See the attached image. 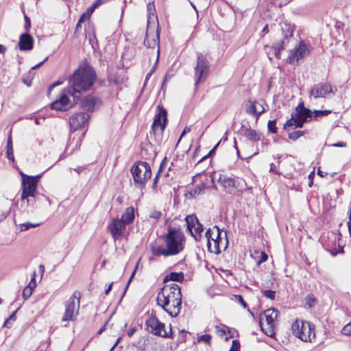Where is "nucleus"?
I'll return each instance as SVG.
<instances>
[{
    "mask_svg": "<svg viewBox=\"0 0 351 351\" xmlns=\"http://www.w3.org/2000/svg\"><path fill=\"white\" fill-rule=\"evenodd\" d=\"M96 80V73L88 64L78 66L69 78V87L63 90L59 99L51 104L53 110L66 111L80 99L81 93L89 90Z\"/></svg>",
    "mask_w": 351,
    "mask_h": 351,
    "instance_id": "1",
    "label": "nucleus"
},
{
    "mask_svg": "<svg viewBox=\"0 0 351 351\" xmlns=\"http://www.w3.org/2000/svg\"><path fill=\"white\" fill-rule=\"evenodd\" d=\"M158 304L171 317H177L182 305V293L175 282L165 285L157 295Z\"/></svg>",
    "mask_w": 351,
    "mask_h": 351,
    "instance_id": "2",
    "label": "nucleus"
},
{
    "mask_svg": "<svg viewBox=\"0 0 351 351\" xmlns=\"http://www.w3.org/2000/svg\"><path fill=\"white\" fill-rule=\"evenodd\" d=\"M225 237L222 238L221 231L217 226L208 228L205 237L207 239V247L210 252L219 254L221 252V247L225 249L228 245L227 233L225 231Z\"/></svg>",
    "mask_w": 351,
    "mask_h": 351,
    "instance_id": "3",
    "label": "nucleus"
},
{
    "mask_svg": "<svg viewBox=\"0 0 351 351\" xmlns=\"http://www.w3.org/2000/svg\"><path fill=\"white\" fill-rule=\"evenodd\" d=\"M166 247L171 255H176L182 252L184 247L185 237L178 229L170 228L165 237Z\"/></svg>",
    "mask_w": 351,
    "mask_h": 351,
    "instance_id": "4",
    "label": "nucleus"
},
{
    "mask_svg": "<svg viewBox=\"0 0 351 351\" xmlns=\"http://www.w3.org/2000/svg\"><path fill=\"white\" fill-rule=\"evenodd\" d=\"M134 179V185L139 189H143L147 180L152 176V170L147 162L139 161L136 162L130 169Z\"/></svg>",
    "mask_w": 351,
    "mask_h": 351,
    "instance_id": "5",
    "label": "nucleus"
},
{
    "mask_svg": "<svg viewBox=\"0 0 351 351\" xmlns=\"http://www.w3.org/2000/svg\"><path fill=\"white\" fill-rule=\"evenodd\" d=\"M313 118V112L304 106V103H300L295 108V112L291 117L284 124V129L289 131V128H302L305 122L309 121Z\"/></svg>",
    "mask_w": 351,
    "mask_h": 351,
    "instance_id": "6",
    "label": "nucleus"
},
{
    "mask_svg": "<svg viewBox=\"0 0 351 351\" xmlns=\"http://www.w3.org/2000/svg\"><path fill=\"white\" fill-rule=\"evenodd\" d=\"M157 113L154 117L150 131V137L152 136L155 142L159 143L162 138V134L167 121V112L161 106H158Z\"/></svg>",
    "mask_w": 351,
    "mask_h": 351,
    "instance_id": "7",
    "label": "nucleus"
},
{
    "mask_svg": "<svg viewBox=\"0 0 351 351\" xmlns=\"http://www.w3.org/2000/svg\"><path fill=\"white\" fill-rule=\"evenodd\" d=\"M293 335L304 342H312L315 339L314 325L308 322L296 319L291 326Z\"/></svg>",
    "mask_w": 351,
    "mask_h": 351,
    "instance_id": "8",
    "label": "nucleus"
},
{
    "mask_svg": "<svg viewBox=\"0 0 351 351\" xmlns=\"http://www.w3.org/2000/svg\"><path fill=\"white\" fill-rule=\"evenodd\" d=\"M210 66V63L206 57L202 53H197V62L194 68V80L196 88L198 84L204 82L207 79Z\"/></svg>",
    "mask_w": 351,
    "mask_h": 351,
    "instance_id": "9",
    "label": "nucleus"
},
{
    "mask_svg": "<svg viewBox=\"0 0 351 351\" xmlns=\"http://www.w3.org/2000/svg\"><path fill=\"white\" fill-rule=\"evenodd\" d=\"M81 293L75 291L65 303V311L62 318L63 322L73 321L79 313Z\"/></svg>",
    "mask_w": 351,
    "mask_h": 351,
    "instance_id": "10",
    "label": "nucleus"
},
{
    "mask_svg": "<svg viewBox=\"0 0 351 351\" xmlns=\"http://www.w3.org/2000/svg\"><path fill=\"white\" fill-rule=\"evenodd\" d=\"M146 328L148 332L165 338L172 337V331L171 325L169 332L165 330V324L160 322L154 315H152L145 322Z\"/></svg>",
    "mask_w": 351,
    "mask_h": 351,
    "instance_id": "11",
    "label": "nucleus"
},
{
    "mask_svg": "<svg viewBox=\"0 0 351 351\" xmlns=\"http://www.w3.org/2000/svg\"><path fill=\"white\" fill-rule=\"evenodd\" d=\"M22 176V193L21 200H24L27 196H32V194H38L37 184L40 175L29 176L21 173Z\"/></svg>",
    "mask_w": 351,
    "mask_h": 351,
    "instance_id": "12",
    "label": "nucleus"
},
{
    "mask_svg": "<svg viewBox=\"0 0 351 351\" xmlns=\"http://www.w3.org/2000/svg\"><path fill=\"white\" fill-rule=\"evenodd\" d=\"M188 231L196 241H199L202 237V233L204 230L201 224L195 215H187L185 217Z\"/></svg>",
    "mask_w": 351,
    "mask_h": 351,
    "instance_id": "13",
    "label": "nucleus"
},
{
    "mask_svg": "<svg viewBox=\"0 0 351 351\" xmlns=\"http://www.w3.org/2000/svg\"><path fill=\"white\" fill-rule=\"evenodd\" d=\"M90 115L86 112H79L69 117V125L71 132L87 127Z\"/></svg>",
    "mask_w": 351,
    "mask_h": 351,
    "instance_id": "14",
    "label": "nucleus"
},
{
    "mask_svg": "<svg viewBox=\"0 0 351 351\" xmlns=\"http://www.w3.org/2000/svg\"><path fill=\"white\" fill-rule=\"evenodd\" d=\"M160 37H159V26L157 24L156 30L151 32V27L149 25H147V32L145 38L144 40V45L147 48L154 49L156 47H158L157 53L158 57L160 53Z\"/></svg>",
    "mask_w": 351,
    "mask_h": 351,
    "instance_id": "15",
    "label": "nucleus"
},
{
    "mask_svg": "<svg viewBox=\"0 0 351 351\" xmlns=\"http://www.w3.org/2000/svg\"><path fill=\"white\" fill-rule=\"evenodd\" d=\"M310 52L309 47L304 41H301L297 48L291 50L288 56V62L294 64L308 56Z\"/></svg>",
    "mask_w": 351,
    "mask_h": 351,
    "instance_id": "16",
    "label": "nucleus"
},
{
    "mask_svg": "<svg viewBox=\"0 0 351 351\" xmlns=\"http://www.w3.org/2000/svg\"><path fill=\"white\" fill-rule=\"evenodd\" d=\"M332 88L329 83H319L315 84L310 90V96L315 99L319 97H326L329 93H332Z\"/></svg>",
    "mask_w": 351,
    "mask_h": 351,
    "instance_id": "17",
    "label": "nucleus"
},
{
    "mask_svg": "<svg viewBox=\"0 0 351 351\" xmlns=\"http://www.w3.org/2000/svg\"><path fill=\"white\" fill-rule=\"evenodd\" d=\"M125 226L121 219H114L109 223L108 230L114 239H118L123 236Z\"/></svg>",
    "mask_w": 351,
    "mask_h": 351,
    "instance_id": "18",
    "label": "nucleus"
},
{
    "mask_svg": "<svg viewBox=\"0 0 351 351\" xmlns=\"http://www.w3.org/2000/svg\"><path fill=\"white\" fill-rule=\"evenodd\" d=\"M278 314V311L275 308H269L265 311L263 315H261L260 317V325H262V321L263 319V317L265 318L266 322L269 326V332H265L266 335L269 337H272L274 335V332L273 330V325L275 319L277 318Z\"/></svg>",
    "mask_w": 351,
    "mask_h": 351,
    "instance_id": "19",
    "label": "nucleus"
},
{
    "mask_svg": "<svg viewBox=\"0 0 351 351\" xmlns=\"http://www.w3.org/2000/svg\"><path fill=\"white\" fill-rule=\"evenodd\" d=\"M101 104V101L97 97L88 95L82 100L81 106L84 110L93 112Z\"/></svg>",
    "mask_w": 351,
    "mask_h": 351,
    "instance_id": "20",
    "label": "nucleus"
},
{
    "mask_svg": "<svg viewBox=\"0 0 351 351\" xmlns=\"http://www.w3.org/2000/svg\"><path fill=\"white\" fill-rule=\"evenodd\" d=\"M18 45L21 51L32 50L34 47V38L28 33H23L19 37Z\"/></svg>",
    "mask_w": 351,
    "mask_h": 351,
    "instance_id": "21",
    "label": "nucleus"
},
{
    "mask_svg": "<svg viewBox=\"0 0 351 351\" xmlns=\"http://www.w3.org/2000/svg\"><path fill=\"white\" fill-rule=\"evenodd\" d=\"M217 181L223 189L228 193H232L235 187V180L226 175H219Z\"/></svg>",
    "mask_w": 351,
    "mask_h": 351,
    "instance_id": "22",
    "label": "nucleus"
},
{
    "mask_svg": "<svg viewBox=\"0 0 351 351\" xmlns=\"http://www.w3.org/2000/svg\"><path fill=\"white\" fill-rule=\"evenodd\" d=\"M256 104L257 102L256 101L249 100L246 112L247 114L254 115L256 119H258V117L265 111V109L264 108L263 104H260L261 110H258Z\"/></svg>",
    "mask_w": 351,
    "mask_h": 351,
    "instance_id": "23",
    "label": "nucleus"
},
{
    "mask_svg": "<svg viewBox=\"0 0 351 351\" xmlns=\"http://www.w3.org/2000/svg\"><path fill=\"white\" fill-rule=\"evenodd\" d=\"M134 209L133 207L127 208L120 219L125 225L132 223L134 219Z\"/></svg>",
    "mask_w": 351,
    "mask_h": 351,
    "instance_id": "24",
    "label": "nucleus"
},
{
    "mask_svg": "<svg viewBox=\"0 0 351 351\" xmlns=\"http://www.w3.org/2000/svg\"><path fill=\"white\" fill-rule=\"evenodd\" d=\"M6 156L8 160L12 162L14 161V151L12 140V130H10L8 134L7 138V146H6Z\"/></svg>",
    "mask_w": 351,
    "mask_h": 351,
    "instance_id": "25",
    "label": "nucleus"
},
{
    "mask_svg": "<svg viewBox=\"0 0 351 351\" xmlns=\"http://www.w3.org/2000/svg\"><path fill=\"white\" fill-rule=\"evenodd\" d=\"M243 131L244 135L250 141H257L261 138V133L252 128H244Z\"/></svg>",
    "mask_w": 351,
    "mask_h": 351,
    "instance_id": "26",
    "label": "nucleus"
},
{
    "mask_svg": "<svg viewBox=\"0 0 351 351\" xmlns=\"http://www.w3.org/2000/svg\"><path fill=\"white\" fill-rule=\"evenodd\" d=\"M184 280V274L182 272H170L167 274L165 279L164 282H167L168 281H173V282H182Z\"/></svg>",
    "mask_w": 351,
    "mask_h": 351,
    "instance_id": "27",
    "label": "nucleus"
},
{
    "mask_svg": "<svg viewBox=\"0 0 351 351\" xmlns=\"http://www.w3.org/2000/svg\"><path fill=\"white\" fill-rule=\"evenodd\" d=\"M147 9L148 12V16H147V25H149L151 20H157V16L155 14L156 9L154 5V2L151 1L149 2L147 5Z\"/></svg>",
    "mask_w": 351,
    "mask_h": 351,
    "instance_id": "28",
    "label": "nucleus"
},
{
    "mask_svg": "<svg viewBox=\"0 0 351 351\" xmlns=\"http://www.w3.org/2000/svg\"><path fill=\"white\" fill-rule=\"evenodd\" d=\"M152 254L155 256H171V252H169L167 248H164L163 247L158 246L152 248Z\"/></svg>",
    "mask_w": 351,
    "mask_h": 351,
    "instance_id": "29",
    "label": "nucleus"
},
{
    "mask_svg": "<svg viewBox=\"0 0 351 351\" xmlns=\"http://www.w3.org/2000/svg\"><path fill=\"white\" fill-rule=\"evenodd\" d=\"M167 158L165 157L162 160V162L160 163V167H159V169H158V173H156V175L155 176V177L154 178L153 184H152V189H156L157 183H158V178L160 177V174L162 172L163 169L165 168V167L167 165Z\"/></svg>",
    "mask_w": 351,
    "mask_h": 351,
    "instance_id": "30",
    "label": "nucleus"
},
{
    "mask_svg": "<svg viewBox=\"0 0 351 351\" xmlns=\"http://www.w3.org/2000/svg\"><path fill=\"white\" fill-rule=\"evenodd\" d=\"M38 194H32V196H27L24 200H21L22 205L34 206Z\"/></svg>",
    "mask_w": 351,
    "mask_h": 351,
    "instance_id": "31",
    "label": "nucleus"
},
{
    "mask_svg": "<svg viewBox=\"0 0 351 351\" xmlns=\"http://www.w3.org/2000/svg\"><path fill=\"white\" fill-rule=\"evenodd\" d=\"M282 31L285 32L284 37L285 39H288L293 36V28L289 24L285 23L282 26Z\"/></svg>",
    "mask_w": 351,
    "mask_h": 351,
    "instance_id": "32",
    "label": "nucleus"
},
{
    "mask_svg": "<svg viewBox=\"0 0 351 351\" xmlns=\"http://www.w3.org/2000/svg\"><path fill=\"white\" fill-rule=\"evenodd\" d=\"M35 287V284L32 285V282L26 286L23 291V298L24 300H27L32 294L33 290Z\"/></svg>",
    "mask_w": 351,
    "mask_h": 351,
    "instance_id": "33",
    "label": "nucleus"
},
{
    "mask_svg": "<svg viewBox=\"0 0 351 351\" xmlns=\"http://www.w3.org/2000/svg\"><path fill=\"white\" fill-rule=\"evenodd\" d=\"M285 40H281L280 43L275 44L273 46L274 55L276 58H280V53L285 49Z\"/></svg>",
    "mask_w": 351,
    "mask_h": 351,
    "instance_id": "34",
    "label": "nucleus"
},
{
    "mask_svg": "<svg viewBox=\"0 0 351 351\" xmlns=\"http://www.w3.org/2000/svg\"><path fill=\"white\" fill-rule=\"evenodd\" d=\"M306 131L304 130H297V131H293L292 132H289V138L292 140V141H295L297 140L298 138H299L300 137H301L302 136H303L304 134H306Z\"/></svg>",
    "mask_w": 351,
    "mask_h": 351,
    "instance_id": "35",
    "label": "nucleus"
},
{
    "mask_svg": "<svg viewBox=\"0 0 351 351\" xmlns=\"http://www.w3.org/2000/svg\"><path fill=\"white\" fill-rule=\"evenodd\" d=\"M39 226V223H32L30 222H26L20 224V230L21 231H25L31 228H36Z\"/></svg>",
    "mask_w": 351,
    "mask_h": 351,
    "instance_id": "36",
    "label": "nucleus"
},
{
    "mask_svg": "<svg viewBox=\"0 0 351 351\" xmlns=\"http://www.w3.org/2000/svg\"><path fill=\"white\" fill-rule=\"evenodd\" d=\"M276 121H269L267 123L268 131L271 133L275 134L277 132V128L276 127Z\"/></svg>",
    "mask_w": 351,
    "mask_h": 351,
    "instance_id": "37",
    "label": "nucleus"
},
{
    "mask_svg": "<svg viewBox=\"0 0 351 351\" xmlns=\"http://www.w3.org/2000/svg\"><path fill=\"white\" fill-rule=\"evenodd\" d=\"M313 112V117L316 118L318 117H324L327 116L328 114L330 113V110H314Z\"/></svg>",
    "mask_w": 351,
    "mask_h": 351,
    "instance_id": "38",
    "label": "nucleus"
},
{
    "mask_svg": "<svg viewBox=\"0 0 351 351\" xmlns=\"http://www.w3.org/2000/svg\"><path fill=\"white\" fill-rule=\"evenodd\" d=\"M204 189V184L201 183V184H198L197 186H196L195 187V189L193 191V195H198L201 194L202 193H203Z\"/></svg>",
    "mask_w": 351,
    "mask_h": 351,
    "instance_id": "39",
    "label": "nucleus"
},
{
    "mask_svg": "<svg viewBox=\"0 0 351 351\" xmlns=\"http://www.w3.org/2000/svg\"><path fill=\"white\" fill-rule=\"evenodd\" d=\"M161 216H162V213L160 211H158L156 210H152L149 215V218H152V219H154L156 220L160 219L161 217Z\"/></svg>",
    "mask_w": 351,
    "mask_h": 351,
    "instance_id": "40",
    "label": "nucleus"
},
{
    "mask_svg": "<svg viewBox=\"0 0 351 351\" xmlns=\"http://www.w3.org/2000/svg\"><path fill=\"white\" fill-rule=\"evenodd\" d=\"M343 335L350 336L351 335V322L344 326L341 330Z\"/></svg>",
    "mask_w": 351,
    "mask_h": 351,
    "instance_id": "41",
    "label": "nucleus"
},
{
    "mask_svg": "<svg viewBox=\"0 0 351 351\" xmlns=\"http://www.w3.org/2000/svg\"><path fill=\"white\" fill-rule=\"evenodd\" d=\"M211 339V336L210 335L206 334L197 337V341H204L206 343H210V341Z\"/></svg>",
    "mask_w": 351,
    "mask_h": 351,
    "instance_id": "42",
    "label": "nucleus"
},
{
    "mask_svg": "<svg viewBox=\"0 0 351 351\" xmlns=\"http://www.w3.org/2000/svg\"><path fill=\"white\" fill-rule=\"evenodd\" d=\"M263 295L270 300H274L276 297V292L272 290H265L263 291Z\"/></svg>",
    "mask_w": 351,
    "mask_h": 351,
    "instance_id": "43",
    "label": "nucleus"
},
{
    "mask_svg": "<svg viewBox=\"0 0 351 351\" xmlns=\"http://www.w3.org/2000/svg\"><path fill=\"white\" fill-rule=\"evenodd\" d=\"M240 343L238 340H233L232 342V346L229 351H239Z\"/></svg>",
    "mask_w": 351,
    "mask_h": 351,
    "instance_id": "44",
    "label": "nucleus"
},
{
    "mask_svg": "<svg viewBox=\"0 0 351 351\" xmlns=\"http://www.w3.org/2000/svg\"><path fill=\"white\" fill-rule=\"evenodd\" d=\"M268 258L267 254L265 252H261V258L257 261V264L261 265V263L265 262Z\"/></svg>",
    "mask_w": 351,
    "mask_h": 351,
    "instance_id": "45",
    "label": "nucleus"
},
{
    "mask_svg": "<svg viewBox=\"0 0 351 351\" xmlns=\"http://www.w3.org/2000/svg\"><path fill=\"white\" fill-rule=\"evenodd\" d=\"M235 298L245 308H247V304L244 301L243 297L241 295H236Z\"/></svg>",
    "mask_w": 351,
    "mask_h": 351,
    "instance_id": "46",
    "label": "nucleus"
},
{
    "mask_svg": "<svg viewBox=\"0 0 351 351\" xmlns=\"http://www.w3.org/2000/svg\"><path fill=\"white\" fill-rule=\"evenodd\" d=\"M24 19H25V25H24V28L25 29L26 31H28L29 29L31 27V21H30V19L25 14L24 16Z\"/></svg>",
    "mask_w": 351,
    "mask_h": 351,
    "instance_id": "47",
    "label": "nucleus"
},
{
    "mask_svg": "<svg viewBox=\"0 0 351 351\" xmlns=\"http://www.w3.org/2000/svg\"><path fill=\"white\" fill-rule=\"evenodd\" d=\"M110 0H96L94 3H93V8H97L98 6H99L101 4H104L105 3H107L108 1H109Z\"/></svg>",
    "mask_w": 351,
    "mask_h": 351,
    "instance_id": "48",
    "label": "nucleus"
},
{
    "mask_svg": "<svg viewBox=\"0 0 351 351\" xmlns=\"http://www.w3.org/2000/svg\"><path fill=\"white\" fill-rule=\"evenodd\" d=\"M89 17L88 14L86 12H84L79 19V23H84L86 19H88Z\"/></svg>",
    "mask_w": 351,
    "mask_h": 351,
    "instance_id": "49",
    "label": "nucleus"
},
{
    "mask_svg": "<svg viewBox=\"0 0 351 351\" xmlns=\"http://www.w3.org/2000/svg\"><path fill=\"white\" fill-rule=\"evenodd\" d=\"M138 264L137 263V264H136V265L135 269H134V271L132 272V275H131V276H130V279H129V280H128V284H127V285H126V287H125V290H124V292H123V295H124V294H125V291H126L127 289L128 288L129 285H130V282H131V280H132V278L134 277V274H135L136 270V269H137V267H138Z\"/></svg>",
    "mask_w": 351,
    "mask_h": 351,
    "instance_id": "50",
    "label": "nucleus"
},
{
    "mask_svg": "<svg viewBox=\"0 0 351 351\" xmlns=\"http://www.w3.org/2000/svg\"><path fill=\"white\" fill-rule=\"evenodd\" d=\"M216 331L217 332V333L221 335V336H223V335L226 334V330L223 329V328H221L219 326H216Z\"/></svg>",
    "mask_w": 351,
    "mask_h": 351,
    "instance_id": "51",
    "label": "nucleus"
},
{
    "mask_svg": "<svg viewBox=\"0 0 351 351\" xmlns=\"http://www.w3.org/2000/svg\"><path fill=\"white\" fill-rule=\"evenodd\" d=\"M12 321L10 320L8 318H7L3 324V326L7 328H10L12 325Z\"/></svg>",
    "mask_w": 351,
    "mask_h": 351,
    "instance_id": "52",
    "label": "nucleus"
},
{
    "mask_svg": "<svg viewBox=\"0 0 351 351\" xmlns=\"http://www.w3.org/2000/svg\"><path fill=\"white\" fill-rule=\"evenodd\" d=\"M187 332L184 330H182V331H180V335L179 336V340L180 341H184V335L186 334Z\"/></svg>",
    "mask_w": 351,
    "mask_h": 351,
    "instance_id": "53",
    "label": "nucleus"
},
{
    "mask_svg": "<svg viewBox=\"0 0 351 351\" xmlns=\"http://www.w3.org/2000/svg\"><path fill=\"white\" fill-rule=\"evenodd\" d=\"M190 131H191V128H190V127H185V128H184V129L183 130V131H182V134H181L180 136V138H182L184 136V134H185L186 133H187V132H190ZM180 139H179V141H180Z\"/></svg>",
    "mask_w": 351,
    "mask_h": 351,
    "instance_id": "54",
    "label": "nucleus"
},
{
    "mask_svg": "<svg viewBox=\"0 0 351 351\" xmlns=\"http://www.w3.org/2000/svg\"><path fill=\"white\" fill-rule=\"evenodd\" d=\"M136 327H132L128 331V337H132L133 335V334L136 332Z\"/></svg>",
    "mask_w": 351,
    "mask_h": 351,
    "instance_id": "55",
    "label": "nucleus"
},
{
    "mask_svg": "<svg viewBox=\"0 0 351 351\" xmlns=\"http://www.w3.org/2000/svg\"><path fill=\"white\" fill-rule=\"evenodd\" d=\"M47 58H48L47 57V58H46L45 60H43L42 62H39L38 64H36L35 66H32V69L35 70V69H36L39 68V67H40V66H41V65H42V64H43V63H44V62L47 60Z\"/></svg>",
    "mask_w": 351,
    "mask_h": 351,
    "instance_id": "56",
    "label": "nucleus"
},
{
    "mask_svg": "<svg viewBox=\"0 0 351 351\" xmlns=\"http://www.w3.org/2000/svg\"><path fill=\"white\" fill-rule=\"evenodd\" d=\"M61 84H62V82H60V81L55 82L49 87V90H51L52 88H53L54 87H56L58 85H60Z\"/></svg>",
    "mask_w": 351,
    "mask_h": 351,
    "instance_id": "57",
    "label": "nucleus"
},
{
    "mask_svg": "<svg viewBox=\"0 0 351 351\" xmlns=\"http://www.w3.org/2000/svg\"><path fill=\"white\" fill-rule=\"evenodd\" d=\"M85 169V167H77L75 169H73V170L77 173V174H80L83 170Z\"/></svg>",
    "mask_w": 351,
    "mask_h": 351,
    "instance_id": "58",
    "label": "nucleus"
},
{
    "mask_svg": "<svg viewBox=\"0 0 351 351\" xmlns=\"http://www.w3.org/2000/svg\"><path fill=\"white\" fill-rule=\"evenodd\" d=\"M335 147H344L346 146V143L344 142H339L333 145Z\"/></svg>",
    "mask_w": 351,
    "mask_h": 351,
    "instance_id": "59",
    "label": "nucleus"
},
{
    "mask_svg": "<svg viewBox=\"0 0 351 351\" xmlns=\"http://www.w3.org/2000/svg\"><path fill=\"white\" fill-rule=\"evenodd\" d=\"M17 310L15 311L14 312H13L8 317V319L12 322L15 321L16 319V313Z\"/></svg>",
    "mask_w": 351,
    "mask_h": 351,
    "instance_id": "60",
    "label": "nucleus"
},
{
    "mask_svg": "<svg viewBox=\"0 0 351 351\" xmlns=\"http://www.w3.org/2000/svg\"><path fill=\"white\" fill-rule=\"evenodd\" d=\"M220 143H221V141H219L216 144V145L210 151V152L208 153V156H210V155L213 154L215 152L216 149L217 148V147L219 146Z\"/></svg>",
    "mask_w": 351,
    "mask_h": 351,
    "instance_id": "61",
    "label": "nucleus"
},
{
    "mask_svg": "<svg viewBox=\"0 0 351 351\" xmlns=\"http://www.w3.org/2000/svg\"><path fill=\"white\" fill-rule=\"evenodd\" d=\"M317 174L322 177V178H324L325 177L328 173L326 172H324L320 170V169L319 168L318 170H317Z\"/></svg>",
    "mask_w": 351,
    "mask_h": 351,
    "instance_id": "62",
    "label": "nucleus"
},
{
    "mask_svg": "<svg viewBox=\"0 0 351 351\" xmlns=\"http://www.w3.org/2000/svg\"><path fill=\"white\" fill-rule=\"evenodd\" d=\"M276 165H275L274 163H271V164L270 165V171L274 172V173H278L276 171Z\"/></svg>",
    "mask_w": 351,
    "mask_h": 351,
    "instance_id": "63",
    "label": "nucleus"
},
{
    "mask_svg": "<svg viewBox=\"0 0 351 351\" xmlns=\"http://www.w3.org/2000/svg\"><path fill=\"white\" fill-rule=\"evenodd\" d=\"M112 285H113V282L110 283V284L108 285V288H107V289H106V290H105V294H106V295H108V294L110 293V291H111V289H112Z\"/></svg>",
    "mask_w": 351,
    "mask_h": 351,
    "instance_id": "64",
    "label": "nucleus"
}]
</instances>
